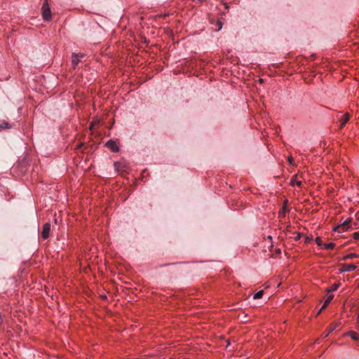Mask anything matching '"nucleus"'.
I'll return each mask as SVG.
<instances>
[{"label":"nucleus","mask_w":359,"mask_h":359,"mask_svg":"<svg viewBox=\"0 0 359 359\" xmlns=\"http://www.w3.org/2000/svg\"><path fill=\"white\" fill-rule=\"evenodd\" d=\"M41 9L43 20L46 21H50L51 20V11L48 6L47 0H46L43 4Z\"/></svg>","instance_id":"nucleus-1"},{"label":"nucleus","mask_w":359,"mask_h":359,"mask_svg":"<svg viewBox=\"0 0 359 359\" xmlns=\"http://www.w3.org/2000/svg\"><path fill=\"white\" fill-rule=\"evenodd\" d=\"M86 55L84 53H72V67L76 69L78 64L84 58Z\"/></svg>","instance_id":"nucleus-2"},{"label":"nucleus","mask_w":359,"mask_h":359,"mask_svg":"<svg viewBox=\"0 0 359 359\" xmlns=\"http://www.w3.org/2000/svg\"><path fill=\"white\" fill-rule=\"evenodd\" d=\"M50 232V224L49 222L46 223L42 229L41 237L43 239H47L49 237Z\"/></svg>","instance_id":"nucleus-3"},{"label":"nucleus","mask_w":359,"mask_h":359,"mask_svg":"<svg viewBox=\"0 0 359 359\" xmlns=\"http://www.w3.org/2000/svg\"><path fill=\"white\" fill-rule=\"evenodd\" d=\"M105 146L109 148L113 152H118L119 147L116 144V142L113 140H109L105 143Z\"/></svg>","instance_id":"nucleus-4"},{"label":"nucleus","mask_w":359,"mask_h":359,"mask_svg":"<svg viewBox=\"0 0 359 359\" xmlns=\"http://www.w3.org/2000/svg\"><path fill=\"white\" fill-rule=\"evenodd\" d=\"M114 165L115 170L118 172L125 171L127 168L126 163L123 161L115 162Z\"/></svg>","instance_id":"nucleus-5"},{"label":"nucleus","mask_w":359,"mask_h":359,"mask_svg":"<svg viewBox=\"0 0 359 359\" xmlns=\"http://www.w3.org/2000/svg\"><path fill=\"white\" fill-rule=\"evenodd\" d=\"M339 325V323H332L330 327H327L326 331L323 333V337L326 338L329 336V334L333 332Z\"/></svg>","instance_id":"nucleus-6"},{"label":"nucleus","mask_w":359,"mask_h":359,"mask_svg":"<svg viewBox=\"0 0 359 359\" xmlns=\"http://www.w3.org/2000/svg\"><path fill=\"white\" fill-rule=\"evenodd\" d=\"M334 295L332 294H327L326 297V299L325 300L321 309L319 310L318 313H320L324 309H325L327 305L331 302V301L333 299Z\"/></svg>","instance_id":"nucleus-7"},{"label":"nucleus","mask_w":359,"mask_h":359,"mask_svg":"<svg viewBox=\"0 0 359 359\" xmlns=\"http://www.w3.org/2000/svg\"><path fill=\"white\" fill-rule=\"evenodd\" d=\"M351 222V219H346L344 223L340 225V226H338L337 227H336L334 229V230H337V229H342L343 231L347 230L350 226H349V224Z\"/></svg>","instance_id":"nucleus-8"},{"label":"nucleus","mask_w":359,"mask_h":359,"mask_svg":"<svg viewBox=\"0 0 359 359\" xmlns=\"http://www.w3.org/2000/svg\"><path fill=\"white\" fill-rule=\"evenodd\" d=\"M348 120H349V114H346L343 115V116L341 117V118L339 121L341 127L344 126L346 125V123L348 121Z\"/></svg>","instance_id":"nucleus-9"},{"label":"nucleus","mask_w":359,"mask_h":359,"mask_svg":"<svg viewBox=\"0 0 359 359\" xmlns=\"http://www.w3.org/2000/svg\"><path fill=\"white\" fill-rule=\"evenodd\" d=\"M355 269L356 266L354 264H345L342 271H353Z\"/></svg>","instance_id":"nucleus-10"},{"label":"nucleus","mask_w":359,"mask_h":359,"mask_svg":"<svg viewBox=\"0 0 359 359\" xmlns=\"http://www.w3.org/2000/svg\"><path fill=\"white\" fill-rule=\"evenodd\" d=\"M346 335L350 337L353 340L359 339V335L354 331H349L346 333Z\"/></svg>","instance_id":"nucleus-11"},{"label":"nucleus","mask_w":359,"mask_h":359,"mask_svg":"<svg viewBox=\"0 0 359 359\" xmlns=\"http://www.w3.org/2000/svg\"><path fill=\"white\" fill-rule=\"evenodd\" d=\"M296 175L293 176L292 180H290V185L291 186H294L295 184L297 185L298 187H301L302 186V182L301 181H298L296 180Z\"/></svg>","instance_id":"nucleus-12"},{"label":"nucleus","mask_w":359,"mask_h":359,"mask_svg":"<svg viewBox=\"0 0 359 359\" xmlns=\"http://www.w3.org/2000/svg\"><path fill=\"white\" fill-rule=\"evenodd\" d=\"M334 246H335V243H325L323 245V248L325 250H332L334 248Z\"/></svg>","instance_id":"nucleus-13"},{"label":"nucleus","mask_w":359,"mask_h":359,"mask_svg":"<svg viewBox=\"0 0 359 359\" xmlns=\"http://www.w3.org/2000/svg\"><path fill=\"white\" fill-rule=\"evenodd\" d=\"M264 294V291L263 290H260L257 292H256L254 296H253V299H260L262 297Z\"/></svg>","instance_id":"nucleus-14"},{"label":"nucleus","mask_w":359,"mask_h":359,"mask_svg":"<svg viewBox=\"0 0 359 359\" xmlns=\"http://www.w3.org/2000/svg\"><path fill=\"white\" fill-rule=\"evenodd\" d=\"M338 287H339V284H334V285H332L330 288H328V289L327 290V292L328 293H330V292H334V291L337 290Z\"/></svg>","instance_id":"nucleus-15"},{"label":"nucleus","mask_w":359,"mask_h":359,"mask_svg":"<svg viewBox=\"0 0 359 359\" xmlns=\"http://www.w3.org/2000/svg\"><path fill=\"white\" fill-rule=\"evenodd\" d=\"M11 128V126L8 122L4 121L2 123L0 124L1 129H7Z\"/></svg>","instance_id":"nucleus-16"},{"label":"nucleus","mask_w":359,"mask_h":359,"mask_svg":"<svg viewBox=\"0 0 359 359\" xmlns=\"http://www.w3.org/2000/svg\"><path fill=\"white\" fill-rule=\"evenodd\" d=\"M316 243L318 246H323V243L320 237L316 238Z\"/></svg>","instance_id":"nucleus-17"},{"label":"nucleus","mask_w":359,"mask_h":359,"mask_svg":"<svg viewBox=\"0 0 359 359\" xmlns=\"http://www.w3.org/2000/svg\"><path fill=\"white\" fill-rule=\"evenodd\" d=\"M217 25L218 26V29L217 31H219L222 28V22L220 20H217Z\"/></svg>","instance_id":"nucleus-18"},{"label":"nucleus","mask_w":359,"mask_h":359,"mask_svg":"<svg viewBox=\"0 0 359 359\" xmlns=\"http://www.w3.org/2000/svg\"><path fill=\"white\" fill-rule=\"evenodd\" d=\"M353 238L355 240H359V232H355L353 234Z\"/></svg>","instance_id":"nucleus-19"},{"label":"nucleus","mask_w":359,"mask_h":359,"mask_svg":"<svg viewBox=\"0 0 359 359\" xmlns=\"http://www.w3.org/2000/svg\"><path fill=\"white\" fill-rule=\"evenodd\" d=\"M288 161L290 162V164H292L293 163V158H292V157L289 156L288 157Z\"/></svg>","instance_id":"nucleus-20"},{"label":"nucleus","mask_w":359,"mask_h":359,"mask_svg":"<svg viewBox=\"0 0 359 359\" xmlns=\"http://www.w3.org/2000/svg\"><path fill=\"white\" fill-rule=\"evenodd\" d=\"M356 329L359 331V319H357Z\"/></svg>","instance_id":"nucleus-21"},{"label":"nucleus","mask_w":359,"mask_h":359,"mask_svg":"<svg viewBox=\"0 0 359 359\" xmlns=\"http://www.w3.org/2000/svg\"><path fill=\"white\" fill-rule=\"evenodd\" d=\"M353 257H355V255L354 254H351L349 256L346 257L345 259H346V258H352Z\"/></svg>","instance_id":"nucleus-22"}]
</instances>
